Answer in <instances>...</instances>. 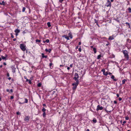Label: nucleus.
Here are the masks:
<instances>
[{"mask_svg":"<svg viewBox=\"0 0 131 131\" xmlns=\"http://www.w3.org/2000/svg\"><path fill=\"white\" fill-rule=\"evenodd\" d=\"M2 67V65H1L0 66V68Z\"/></svg>","mask_w":131,"mask_h":131,"instance_id":"obj_63","label":"nucleus"},{"mask_svg":"<svg viewBox=\"0 0 131 131\" xmlns=\"http://www.w3.org/2000/svg\"><path fill=\"white\" fill-rule=\"evenodd\" d=\"M24 78L25 79H26H26H27V77L26 76H24Z\"/></svg>","mask_w":131,"mask_h":131,"instance_id":"obj_51","label":"nucleus"},{"mask_svg":"<svg viewBox=\"0 0 131 131\" xmlns=\"http://www.w3.org/2000/svg\"><path fill=\"white\" fill-rule=\"evenodd\" d=\"M8 56L7 55V54L5 55V56H1L2 59L4 60H6V58Z\"/></svg>","mask_w":131,"mask_h":131,"instance_id":"obj_8","label":"nucleus"},{"mask_svg":"<svg viewBox=\"0 0 131 131\" xmlns=\"http://www.w3.org/2000/svg\"><path fill=\"white\" fill-rule=\"evenodd\" d=\"M92 121L95 123L97 122V120L95 118H94L92 120Z\"/></svg>","mask_w":131,"mask_h":131,"instance_id":"obj_12","label":"nucleus"},{"mask_svg":"<svg viewBox=\"0 0 131 131\" xmlns=\"http://www.w3.org/2000/svg\"><path fill=\"white\" fill-rule=\"evenodd\" d=\"M14 97L13 96H12L10 97V99H13Z\"/></svg>","mask_w":131,"mask_h":131,"instance_id":"obj_40","label":"nucleus"},{"mask_svg":"<svg viewBox=\"0 0 131 131\" xmlns=\"http://www.w3.org/2000/svg\"><path fill=\"white\" fill-rule=\"evenodd\" d=\"M13 72H15V68H14V69H13Z\"/></svg>","mask_w":131,"mask_h":131,"instance_id":"obj_44","label":"nucleus"},{"mask_svg":"<svg viewBox=\"0 0 131 131\" xmlns=\"http://www.w3.org/2000/svg\"><path fill=\"white\" fill-rule=\"evenodd\" d=\"M20 30L18 29H16L15 30V32L16 33H18L20 32Z\"/></svg>","mask_w":131,"mask_h":131,"instance_id":"obj_9","label":"nucleus"},{"mask_svg":"<svg viewBox=\"0 0 131 131\" xmlns=\"http://www.w3.org/2000/svg\"><path fill=\"white\" fill-rule=\"evenodd\" d=\"M126 122L125 121H123V124H122V125H124V124L125 123H126Z\"/></svg>","mask_w":131,"mask_h":131,"instance_id":"obj_39","label":"nucleus"},{"mask_svg":"<svg viewBox=\"0 0 131 131\" xmlns=\"http://www.w3.org/2000/svg\"><path fill=\"white\" fill-rule=\"evenodd\" d=\"M111 78L112 79H113V80L114 81H117V80L116 79H114V76L113 75H112V76H111Z\"/></svg>","mask_w":131,"mask_h":131,"instance_id":"obj_15","label":"nucleus"},{"mask_svg":"<svg viewBox=\"0 0 131 131\" xmlns=\"http://www.w3.org/2000/svg\"><path fill=\"white\" fill-rule=\"evenodd\" d=\"M79 78V76L77 73H75L74 74V79H78Z\"/></svg>","mask_w":131,"mask_h":131,"instance_id":"obj_6","label":"nucleus"},{"mask_svg":"<svg viewBox=\"0 0 131 131\" xmlns=\"http://www.w3.org/2000/svg\"><path fill=\"white\" fill-rule=\"evenodd\" d=\"M29 118L28 116H26L25 118L24 121L26 122H28L29 121Z\"/></svg>","mask_w":131,"mask_h":131,"instance_id":"obj_5","label":"nucleus"},{"mask_svg":"<svg viewBox=\"0 0 131 131\" xmlns=\"http://www.w3.org/2000/svg\"><path fill=\"white\" fill-rule=\"evenodd\" d=\"M114 103L115 104H116L117 103V102L116 101H114Z\"/></svg>","mask_w":131,"mask_h":131,"instance_id":"obj_42","label":"nucleus"},{"mask_svg":"<svg viewBox=\"0 0 131 131\" xmlns=\"http://www.w3.org/2000/svg\"><path fill=\"white\" fill-rule=\"evenodd\" d=\"M52 64L51 63H50V64H49V66H52Z\"/></svg>","mask_w":131,"mask_h":131,"instance_id":"obj_53","label":"nucleus"},{"mask_svg":"<svg viewBox=\"0 0 131 131\" xmlns=\"http://www.w3.org/2000/svg\"><path fill=\"white\" fill-rule=\"evenodd\" d=\"M42 57V58H47V56H45L44 54L43 53H42L41 54Z\"/></svg>","mask_w":131,"mask_h":131,"instance_id":"obj_10","label":"nucleus"},{"mask_svg":"<svg viewBox=\"0 0 131 131\" xmlns=\"http://www.w3.org/2000/svg\"><path fill=\"white\" fill-rule=\"evenodd\" d=\"M115 20L118 23H119L120 22L119 20L116 19H115Z\"/></svg>","mask_w":131,"mask_h":131,"instance_id":"obj_38","label":"nucleus"},{"mask_svg":"<svg viewBox=\"0 0 131 131\" xmlns=\"http://www.w3.org/2000/svg\"><path fill=\"white\" fill-rule=\"evenodd\" d=\"M3 64L5 65H6V63L5 62H4Z\"/></svg>","mask_w":131,"mask_h":131,"instance_id":"obj_59","label":"nucleus"},{"mask_svg":"<svg viewBox=\"0 0 131 131\" xmlns=\"http://www.w3.org/2000/svg\"><path fill=\"white\" fill-rule=\"evenodd\" d=\"M125 118L126 120H128L129 119V118L128 116H126L125 117Z\"/></svg>","mask_w":131,"mask_h":131,"instance_id":"obj_34","label":"nucleus"},{"mask_svg":"<svg viewBox=\"0 0 131 131\" xmlns=\"http://www.w3.org/2000/svg\"><path fill=\"white\" fill-rule=\"evenodd\" d=\"M46 115V113L45 112H43V116L44 117H45V116Z\"/></svg>","mask_w":131,"mask_h":131,"instance_id":"obj_32","label":"nucleus"},{"mask_svg":"<svg viewBox=\"0 0 131 131\" xmlns=\"http://www.w3.org/2000/svg\"><path fill=\"white\" fill-rule=\"evenodd\" d=\"M10 35H11V37L12 38H13L14 37V36H13V34L12 33H11Z\"/></svg>","mask_w":131,"mask_h":131,"instance_id":"obj_36","label":"nucleus"},{"mask_svg":"<svg viewBox=\"0 0 131 131\" xmlns=\"http://www.w3.org/2000/svg\"><path fill=\"white\" fill-rule=\"evenodd\" d=\"M103 109V107L102 106H100L99 105H98L97 106V108L96 109L97 111H98L99 110H102Z\"/></svg>","mask_w":131,"mask_h":131,"instance_id":"obj_3","label":"nucleus"},{"mask_svg":"<svg viewBox=\"0 0 131 131\" xmlns=\"http://www.w3.org/2000/svg\"><path fill=\"white\" fill-rule=\"evenodd\" d=\"M17 115H19L20 114V113L19 112H17Z\"/></svg>","mask_w":131,"mask_h":131,"instance_id":"obj_49","label":"nucleus"},{"mask_svg":"<svg viewBox=\"0 0 131 131\" xmlns=\"http://www.w3.org/2000/svg\"><path fill=\"white\" fill-rule=\"evenodd\" d=\"M13 41H15L16 40V38H14L13 39Z\"/></svg>","mask_w":131,"mask_h":131,"instance_id":"obj_58","label":"nucleus"},{"mask_svg":"<svg viewBox=\"0 0 131 131\" xmlns=\"http://www.w3.org/2000/svg\"><path fill=\"white\" fill-rule=\"evenodd\" d=\"M32 78H30L31 80H28V79H26V82H28V83L30 84H32V82H31V80H32Z\"/></svg>","mask_w":131,"mask_h":131,"instance_id":"obj_7","label":"nucleus"},{"mask_svg":"<svg viewBox=\"0 0 131 131\" xmlns=\"http://www.w3.org/2000/svg\"><path fill=\"white\" fill-rule=\"evenodd\" d=\"M6 91L7 92H9V90L8 89L6 90Z\"/></svg>","mask_w":131,"mask_h":131,"instance_id":"obj_54","label":"nucleus"},{"mask_svg":"<svg viewBox=\"0 0 131 131\" xmlns=\"http://www.w3.org/2000/svg\"><path fill=\"white\" fill-rule=\"evenodd\" d=\"M122 52L124 55L125 58L127 60H128L129 58V57L127 51L126 50H124L122 51Z\"/></svg>","mask_w":131,"mask_h":131,"instance_id":"obj_1","label":"nucleus"},{"mask_svg":"<svg viewBox=\"0 0 131 131\" xmlns=\"http://www.w3.org/2000/svg\"><path fill=\"white\" fill-rule=\"evenodd\" d=\"M95 23H98V21L96 19H94Z\"/></svg>","mask_w":131,"mask_h":131,"instance_id":"obj_35","label":"nucleus"},{"mask_svg":"<svg viewBox=\"0 0 131 131\" xmlns=\"http://www.w3.org/2000/svg\"><path fill=\"white\" fill-rule=\"evenodd\" d=\"M19 103L20 104H24V103H21V102H19Z\"/></svg>","mask_w":131,"mask_h":131,"instance_id":"obj_48","label":"nucleus"},{"mask_svg":"<svg viewBox=\"0 0 131 131\" xmlns=\"http://www.w3.org/2000/svg\"><path fill=\"white\" fill-rule=\"evenodd\" d=\"M70 68L69 67H68L67 68V69L68 70H69L70 69Z\"/></svg>","mask_w":131,"mask_h":131,"instance_id":"obj_57","label":"nucleus"},{"mask_svg":"<svg viewBox=\"0 0 131 131\" xmlns=\"http://www.w3.org/2000/svg\"><path fill=\"white\" fill-rule=\"evenodd\" d=\"M63 37H64V38L66 39L67 40H69V37L68 36H67L66 35L64 36Z\"/></svg>","mask_w":131,"mask_h":131,"instance_id":"obj_14","label":"nucleus"},{"mask_svg":"<svg viewBox=\"0 0 131 131\" xmlns=\"http://www.w3.org/2000/svg\"><path fill=\"white\" fill-rule=\"evenodd\" d=\"M77 86H74L73 87L72 89L73 90H75Z\"/></svg>","mask_w":131,"mask_h":131,"instance_id":"obj_24","label":"nucleus"},{"mask_svg":"<svg viewBox=\"0 0 131 131\" xmlns=\"http://www.w3.org/2000/svg\"><path fill=\"white\" fill-rule=\"evenodd\" d=\"M116 96L117 97H118L119 96V95L118 94H116Z\"/></svg>","mask_w":131,"mask_h":131,"instance_id":"obj_47","label":"nucleus"},{"mask_svg":"<svg viewBox=\"0 0 131 131\" xmlns=\"http://www.w3.org/2000/svg\"><path fill=\"white\" fill-rule=\"evenodd\" d=\"M43 105L44 106H46V104H43Z\"/></svg>","mask_w":131,"mask_h":131,"instance_id":"obj_52","label":"nucleus"},{"mask_svg":"<svg viewBox=\"0 0 131 131\" xmlns=\"http://www.w3.org/2000/svg\"><path fill=\"white\" fill-rule=\"evenodd\" d=\"M81 44V42H79V45H80Z\"/></svg>","mask_w":131,"mask_h":131,"instance_id":"obj_56","label":"nucleus"},{"mask_svg":"<svg viewBox=\"0 0 131 131\" xmlns=\"http://www.w3.org/2000/svg\"><path fill=\"white\" fill-rule=\"evenodd\" d=\"M20 47L21 50L23 51H25L26 49V45L24 44H20Z\"/></svg>","mask_w":131,"mask_h":131,"instance_id":"obj_2","label":"nucleus"},{"mask_svg":"<svg viewBox=\"0 0 131 131\" xmlns=\"http://www.w3.org/2000/svg\"><path fill=\"white\" fill-rule=\"evenodd\" d=\"M46 111V109L44 107L42 109V111L43 112H45V111Z\"/></svg>","mask_w":131,"mask_h":131,"instance_id":"obj_25","label":"nucleus"},{"mask_svg":"<svg viewBox=\"0 0 131 131\" xmlns=\"http://www.w3.org/2000/svg\"><path fill=\"white\" fill-rule=\"evenodd\" d=\"M69 37L71 38L72 39V36L71 33L70 32L69 34Z\"/></svg>","mask_w":131,"mask_h":131,"instance_id":"obj_13","label":"nucleus"},{"mask_svg":"<svg viewBox=\"0 0 131 131\" xmlns=\"http://www.w3.org/2000/svg\"><path fill=\"white\" fill-rule=\"evenodd\" d=\"M105 5L107 7H111V3L110 1L109 2H107L106 4Z\"/></svg>","mask_w":131,"mask_h":131,"instance_id":"obj_4","label":"nucleus"},{"mask_svg":"<svg viewBox=\"0 0 131 131\" xmlns=\"http://www.w3.org/2000/svg\"><path fill=\"white\" fill-rule=\"evenodd\" d=\"M93 51H94V53H96V48H93Z\"/></svg>","mask_w":131,"mask_h":131,"instance_id":"obj_21","label":"nucleus"},{"mask_svg":"<svg viewBox=\"0 0 131 131\" xmlns=\"http://www.w3.org/2000/svg\"><path fill=\"white\" fill-rule=\"evenodd\" d=\"M78 84H77V83L76 82H74L72 84V85L73 86H77Z\"/></svg>","mask_w":131,"mask_h":131,"instance_id":"obj_19","label":"nucleus"},{"mask_svg":"<svg viewBox=\"0 0 131 131\" xmlns=\"http://www.w3.org/2000/svg\"><path fill=\"white\" fill-rule=\"evenodd\" d=\"M122 99L121 97H119L118 98V100L119 101H121L122 100Z\"/></svg>","mask_w":131,"mask_h":131,"instance_id":"obj_41","label":"nucleus"},{"mask_svg":"<svg viewBox=\"0 0 131 131\" xmlns=\"http://www.w3.org/2000/svg\"><path fill=\"white\" fill-rule=\"evenodd\" d=\"M43 42L44 43H45V42H46L45 41H43Z\"/></svg>","mask_w":131,"mask_h":131,"instance_id":"obj_64","label":"nucleus"},{"mask_svg":"<svg viewBox=\"0 0 131 131\" xmlns=\"http://www.w3.org/2000/svg\"><path fill=\"white\" fill-rule=\"evenodd\" d=\"M114 39V37L113 36H110L109 38V39L110 40H113Z\"/></svg>","mask_w":131,"mask_h":131,"instance_id":"obj_16","label":"nucleus"},{"mask_svg":"<svg viewBox=\"0 0 131 131\" xmlns=\"http://www.w3.org/2000/svg\"><path fill=\"white\" fill-rule=\"evenodd\" d=\"M47 25L49 27H50L51 26L50 23V22H48L47 23Z\"/></svg>","mask_w":131,"mask_h":131,"instance_id":"obj_20","label":"nucleus"},{"mask_svg":"<svg viewBox=\"0 0 131 131\" xmlns=\"http://www.w3.org/2000/svg\"><path fill=\"white\" fill-rule=\"evenodd\" d=\"M128 10L129 13H131V8H130L129 7L128 9Z\"/></svg>","mask_w":131,"mask_h":131,"instance_id":"obj_26","label":"nucleus"},{"mask_svg":"<svg viewBox=\"0 0 131 131\" xmlns=\"http://www.w3.org/2000/svg\"><path fill=\"white\" fill-rule=\"evenodd\" d=\"M76 81V82L77 83V84L79 83V81L78 80V79H74Z\"/></svg>","mask_w":131,"mask_h":131,"instance_id":"obj_18","label":"nucleus"},{"mask_svg":"<svg viewBox=\"0 0 131 131\" xmlns=\"http://www.w3.org/2000/svg\"><path fill=\"white\" fill-rule=\"evenodd\" d=\"M112 74V73L110 72H109L108 73V74H109V75H111Z\"/></svg>","mask_w":131,"mask_h":131,"instance_id":"obj_55","label":"nucleus"},{"mask_svg":"<svg viewBox=\"0 0 131 131\" xmlns=\"http://www.w3.org/2000/svg\"><path fill=\"white\" fill-rule=\"evenodd\" d=\"M101 57V55H99L98 56H97V59H100Z\"/></svg>","mask_w":131,"mask_h":131,"instance_id":"obj_29","label":"nucleus"},{"mask_svg":"<svg viewBox=\"0 0 131 131\" xmlns=\"http://www.w3.org/2000/svg\"><path fill=\"white\" fill-rule=\"evenodd\" d=\"M4 1H2V3H1V5H4Z\"/></svg>","mask_w":131,"mask_h":131,"instance_id":"obj_37","label":"nucleus"},{"mask_svg":"<svg viewBox=\"0 0 131 131\" xmlns=\"http://www.w3.org/2000/svg\"><path fill=\"white\" fill-rule=\"evenodd\" d=\"M45 50L46 52H49V53H50L51 51V49H49L48 50L47 49H46Z\"/></svg>","mask_w":131,"mask_h":131,"instance_id":"obj_11","label":"nucleus"},{"mask_svg":"<svg viewBox=\"0 0 131 131\" xmlns=\"http://www.w3.org/2000/svg\"><path fill=\"white\" fill-rule=\"evenodd\" d=\"M127 81V80L125 79H124L122 81V83L123 84H125V82Z\"/></svg>","mask_w":131,"mask_h":131,"instance_id":"obj_17","label":"nucleus"},{"mask_svg":"<svg viewBox=\"0 0 131 131\" xmlns=\"http://www.w3.org/2000/svg\"><path fill=\"white\" fill-rule=\"evenodd\" d=\"M7 76L8 77H9V75L8 73H7Z\"/></svg>","mask_w":131,"mask_h":131,"instance_id":"obj_46","label":"nucleus"},{"mask_svg":"<svg viewBox=\"0 0 131 131\" xmlns=\"http://www.w3.org/2000/svg\"><path fill=\"white\" fill-rule=\"evenodd\" d=\"M10 92L11 93H12V92H13V90H12V89H11L10 90Z\"/></svg>","mask_w":131,"mask_h":131,"instance_id":"obj_50","label":"nucleus"},{"mask_svg":"<svg viewBox=\"0 0 131 131\" xmlns=\"http://www.w3.org/2000/svg\"><path fill=\"white\" fill-rule=\"evenodd\" d=\"M11 77H9L8 78V79L9 80H10L11 79Z\"/></svg>","mask_w":131,"mask_h":131,"instance_id":"obj_60","label":"nucleus"},{"mask_svg":"<svg viewBox=\"0 0 131 131\" xmlns=\"http://www.w3.org/2000/svg\"><path fill=\"white\" fill-rule=\"evenodd\" d=\"M18 33H16V36L18 35Z\"/></svg>","mask_w":131,"mask_h":131,"instance_id":"obj_62","label":"nucleus"},{"mask_svg":"<svg viewBox=\"0 0 131 131\" xmlns=\"http://www.w3.org/2000/svg\"><path fill=\"white\" fill-rule=\"evenodd\" d=\"M41 84L40 83H39L37 84V86L38 87H40L41 85Z\"/></svg>","mask_w":131,"mask_h":131,"instance_id":"obj_30","label":"nucleus"},{"mask_svg":"<svg viewBox=\"0 0 131 131\" xmlns=\"http://www.w3.org/2000/svg\"><path fill=\"white\" fill-rule=\"evenodd\" d=\"M70 67H73V64H71L70 65Z\"/></svg>","mask_w":131,"mask_h":131,"instance_id":"obj_43","label":"nucleus"},{"mask_svg":"<svg viewBox=\"0 0 131 131\" xmlns=\"http://www.w3.org/2000/svg\"><path fill=\"white\" fill-rule=\"evenodd\" d=\"M79 51H80V52H81V49L80 48H79Z\"/></svg>","mask_w":131,"mask_h":131,"instance_id":"obj_45","label":"nucleus"},{"mask_svg":"<svg viewBox=\"0 0 131 131\" xmlns=\"http://www.w3.org/2000/svg\"><path fill=\"white\" fill-rule=\"evenodd\" d=\"M103 74L105 75H107L108 74V73L107 72H105L104 73H103Z\"/></svg>","mask_w":131,"mask_h":131,"instance_id":"obj_23","label":"nucleus"},{"mask_svg":"<svg viewBox=\"0 0 131 131\" xmlns=\"http://www.w3.org/2000/svg\"><path fill=\"white\" fill-rule=\"evenodd\" d=\"M40 41H41V40H39L37 39L36 40V42H40Z\"/></svg>","mask_w":131,"mask_h":131,"instance_id":"obj_28","label":"nucleus"},{"mask_svg":"<svg viewBox=\"0 0 131 131\" xmlns=\"http://www.w3.org/2000/svg\"><path fill=\"white\" fill-rule=\"evenodd\" d=\"M101 71L103 72V73L105 72V70L104 69H103Z\"/></svg>","mask_w":131,"mask_h":131,"instance_id":"obj_33","label":"nucleus"},{"mask_svg":"<svg viewBox=\"0 0 131 131\" xmlns=\"http://www.w3.org/2000/svg\"><path fill=\"white\" fill-rule=\"evenodd\" d=\"M90 131V130L89 129H87L86 131Z\"/></svg>","mask_w":131,"mask_h":131,"instance_id":"obj_61","label":"nucleus"},{"mask_svg":"<svg viewBox=\"0 0 131 131\" xmlns=\"http://www.w3.org/2000/svg\"><path fill=\"white\" fill-rule=\"evenodd\" d=\"M25 101L24 102H23L24 103H27L28 102V100L26 99L25 98Z\"/></svg>","mask_w":131,"mask_h":131,"instance_id":"obj_22","label":"nucleus"},{"mask_svg":"<svg viewBox=\"0 0 131 131\" xmlns=\"http://www.w3.org/2000/svg\"><path fill=\"white\" fill-rule=\"evenodd\" d=\"M47 43H49V40L48 39H47L45 41Z\"/></svg>","mask_w":131,"mask_h":131,"instance_id":"obj_31","label":"nucleus"},{"mask_svg":"<svg viewBox=\"0 0 131 131\" xmlns=\"http://www.w3.org/2000/svg\"><path fill=\"white\" fill-rule=\"evenodd\" d=\"M25 9H26V8L25 7H23V9H22V12H24L25 10Z\"/></svg>","mask_w":131,"mask_h":131,"instance_id":"obj_27","label":"nucleus"}]
</instances>
